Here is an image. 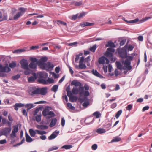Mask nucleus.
<instances>
[{
    "instance_id": "obj_58",
    "label": "nucleus",
    "mask_w": 152,
    "mask_h": 152,
    "mask_svg": "<svg viewBox=\"0 0 152 152\" xmlns=\"http://www.w3.org/2000/svg\"><path fill=\"white\" fill-rule=\"evenodd\" d=\"M107 51L110 52H114L115 50L112 48H108L107 49Z\"/></svg>"
},
{
    "instance_id": "obj_19",
    "label": "nucleus",
    "mask_w": 152,
    "mask_h": 152,
    "mask_svg": "<svg viewBox=\"0 0 152 152\" xmlns=\"http://www.w3.org/2000/svg\"><path fill=\"white\" fill-rule=\"evenodd\" d=\"M92 73L95 76L99 77L100 78H103V76L100 74L96 70L93 69L91 71Z\"/></svg>"
},
{
    "instance_id": "obj_3",
    "label": "nucleus",
    "mask_w": 152,
    "mask_h": 152,
    "mask_svg": "<svg viewBox=\"0 0 152 152\" xmlns=\"http://www.w3.org/2000/svg\"><path fill=\"white\" fill-rule=\"evenodd\" d=\"M11 130L12 128L11 127L4 128L1 130V134L0 135V136L2 135H4L6 137H7L9 134L10 133Z\"/></svg>"
},
{
    "instance_id": "obj_27",
    "label": "nucleus",
    "mask_w": 152,
    "mask_h": 152,
    "mask_svg": "<svg viewBox=\"0 0 152 152\" xmlns=\"http://www.w3.org/2000/svg\"><path fill=\"white\" fill-rule=\"evenodd\" d=\"M90 118H86L85 121L84 122L87 125H88L90 124H91L92 123V122L94 120V119H93L92 120H90Z\"/></svg>"
},
{
    "instance_id": "obj_14",
    "label": "nucleus",
    "mask_w": 152,
    "mask_h": 152,
    "mask_svg": "<svg viewBox=\"0 0 152 152\" xmlns=\"http://www.w3.org/2000/svg\"><path fill=\"white\" fill-rule=\"evenodd\" d=\"M124 64L128 70H130L132 69V67L130 65L131 61H129L128 60H125L124 61Z\"/></svg>"
},
{
    "instance_id": "obj_6",
    "label": "nucleus",
    "mask_w": 152,
    "mask_h": 152,
    "mask_svg": "<svg viewBox=\"0 0 152 152\" xmlns=\"http://www.w3.org/2000/svg\"><path fill=\"white\" fill-rule=\"evenodd\" d=\"M79 100L82 102H84L83 104V106L85 107H87L89 104V102L88 101V99L86 97H80L79 99Z\"/></svg>"
},
{
    "instance_id": "obj_46",
    "label": "nucleus",
    "mask_w": 152,
    "mask_h": 152,
    "mask_svg": "<svg viewBox=\"0 0 152 152\" xmlns=\"http://www.w3.org/2000/svg\"><path fill=\"white\" fill-rule=\"evenodd\" d=\"M26 141L27 142H31L33 140V139L31 137L29 136L26 137Z\"/></svg>"
},
{
    "instance_id": "obj_11",
    "label": "nucleus",
    "mask_w": 152,
    "mask_h": 152,
    "mask_svg": "<svg viewBox=\"0 0 152 152\" xmlns=\"http://www.w3.org/2000/svg\"><path fill=\"white\" fill-rule=\"evenodd\" d=\"M10 71L11 69L7 66L3 67L0 64V72H8Z\"/></svg>"
},
{
    "instance_id": "obj_43",
    "label": "nucleus",
    "mask_w": 152,
    "mask_h": 152,
    "mask_svg": "<svg viewBox=\"0 0 152 152\" xmlns=\"http://www.w3.org/2000/svg\"><path fill=\"white\" fill-rule=\"evenodd\" d=\"M122 112V110H121L117 112L115 115V117L117 119L118 118Z\"/></svg>"
},
{
    "instance_id": "obj_29",
    "label": "nucleus",
    "mask_w": 152,
    "mask_h": 152,
    "mask_svg": "<svg viewBox=\"0 0 152 152\" xmlns=\"http://www.w3.org/2000/svg\"><path fill=\"white\" fill-rule=\"evenodd\" d=\"M38 81L40 83L43 84H47V81L45 79L43 78L39 79L38 80Z\"/></svg>"
},
{
    "instance_id": "obj_16",
    "label": "nucleus",
    "mask_w": 152,
    "mask_h": 152,
    "mask_svg": "<svg viewBox=\"0 0 152 152\" xmlns=\"http://www.w3.org/2000/svg\"><path fill=\"white\" fill-rule=\"evenodd\" d=\"M47 88L46 87L39 88V94L42 95H46L47 92Z\"/></svg>"
},
{
    "instance_id": "obj_17",
    "label": "nucleus",
    "mask_w": 152,
    "mask_h": 152,
    "mask_svg": "<svg viewBox=\"0 0 152 152\" xmlns=\"http://www.w3.org/2000/svg\"><path fill=\"white\" fill-rule=\"evenodd\" d=\"M33 76H31L28 79V81L29 83H33L34 82L35 80L37 78L36 74L35 73H32Z\"/></svg>"
},
{
    "instance_id": "obj_47",
    "label": "nucleus",
    "mask_w": 152,
    "mask_h": 152,
    "mask_svg": "<svg viewBox=\"0 0 152 152\" xmlns=\"http://www.w3.org/2000/svg\"><path fill=\"white\" fill-rule=\"evenodd\" d=\"M67 106L71 110H74L75 109V107L72 106V104L70 103H67Z\"/></svg>"
},
{
    "instance_id": "obj_25",
    "label": "nucleus",
    "mask_w": 152,
    "mask_h": 152,
    "mask_svg": "<svg viewBox=\"0 0 152 152\" xmlns=\"http://www.w3.org/2000/svg\"><path fill=\"white\" fill-rule=\"evenodd\" d=\"M57 121V120L56 118L53 119L50 124L49 126L50 127H52L54 126L56 123Z\"/></svg>"
},
{
    "instance_id": "obj_31",
    "label": "nucleus",
    "mask_w": 152,
    "mask_h": 152,
    "mask_svg": "<svg viewBox=\"0 0 152 152\" xmlns=\"http://www.w3.org/2000/svg\"><path fill=\"white\" fill-rule=\"evenodd\" d=\"M93 115L95 116L97 118H99L101 116V114L99 111H96L93 113Z\"/></svg>"
},
{
    "instance_id": "obj_44",
    "label": "nucleus",
    "mask_w": 152,
    "mask_h": 152,
    "mask_svg": "<svg viewBox=\"0 0 152 152\" xmlns=\"http://www.w3.org/2000/svg\"><path fill=\"white\" fill-rule=\"evenodd\" d=\"M26 69L24 72V74L25 75H28L31 74V70L29 69V68L28 69Z\"/></svg>"
},
{
    "instance_id": "obj_50",
    "label": "nucleus",
    "mask_w": 152,
    "mask_h": 152,
    "mask_svg": "<svg viewBox=\"0 0 152 152\" xmlns=\"http://www.w3.org/2000/svg\"><path fill=\"white\" fill-rule=\"evenodd\" d=\"M16 66V64L14 62H13L9 64V66L11 68H13Z\"/></svg>"
},
{
    "instance_id": "obj_38",
    "label": "nucleus",
    "mask_w": 152,
    "mask_h": 152,
    "mask_svg": "<svg viewBox=\"0 0 152 152\" xmlns=\"http://www.w3.org/2000/svg\"><path fill=\"white\" fill-rule=\"evenodd\" d=\"M121 140V139L120 137H114L112 140L111 141V142H118Z\"/></svg>"
},
{
    "instance_id": "obj_49",
    "label": "nucleus",
    "mask_w": 152,
    "mask_h": 152,
    "mask_svg": "<svg viewBox=\"0 0 152 152\" xmlns=\"http://www.w3.org/2000/svg\"><path fill=\"white\" fill-rule=\"evenodd\" d=\"M30 60L31 61V62L37 63L38 61V60L35 58L31 57L30 58Z\"/></svg>"
},
{
    "instance_id": "obj_33",
    "label": "nucleus",
    "mask_w": 152,
    "mask_h": 152,
    "mask_svg": "<svg viewBox=\"0 0 152 152\" xmlns=\"http://www.w3.org/2000/svg\"><path fill=\"white\" fill-rule=\"evenodd\" d=\"M116 65L117 66V68L120 70L122 69V66L121 63L118 61H116L115 63Z\"/></svg>"
},
{
    "instance_id": "obj_61",
    "label": "nucleus",
    "mask_w": 152,
    "mask_h": 152,
    "mask_svg": "<svg viewBox=\"0 0 152 152\" xmlns=\"http://www.w3.org/2000/svg\"><path fill=\"white\" fill-rule=\"evenodd\" d=\"M97 148V145L96 144H94L92 146V149L93 150H96Z\"/></svg>"
},
{
    "instance_id": "obj_30",
    "label": "nucleus",
    "mask_w": 152,
    "mask_h": 152,
    "mask_svg": "<svg viewBox=\"0 0 152 152\" xmlns=\"http://www.w3.org/2000/svg\"><path fill=\"white\" fill-rule=\"evenodd\" d=\"M29 132L31 136L32 137H34L36 135V133L34 130L32 129L29 130Z\"/></svg>"
},
{
    "instance_id": "obj_56",
    "label": "nucleus",
    "mask_w": 152,
    "mask_h": 152,
    "mask_svg": "<svg viewBox=\"0 0 152 152\" xmlns=\"http://www.w3.org/2000/svg\"><path fill=\"white\" fill-rule=\"evenodd\" d=\"M46 133V132L44 131L39 130L38 131V134L43 135Z\"/></svg>"
},
{
    "instance_id": "obj_15",
    "label": "nucleus",
    "mask_w": 152,
    "mask_h": 152,
    "mask_svg": "<svg viewBox=\"0 0 152 152\" xmlns=\"http://www.w3.org/2000/svg\"><path fill=\"white\" fill-rule=\"evenodd\" d=\"M59 131L55 130L53 133L50 136L48 137V139L50 140H51L53 139H54L57 137L58 135L59 134Z\"/></svg>"
},
{
    "instance_id": "obj_39",
    "label": "nucleus",
    "mask_w": 152,
    "mask_h": 152,
    "mask_svg": "<svg viewBox=\"0 0 152 152\" xmlns=\"http://www.w3.org/2000/svg\"><path fill=\"white\" fill-rule=\"evenodd\" d=\"M96 48V45H94L92 47L90 48L89 50L93 52H95Z\"/></svg>"
},
{
    "instance_id": "obj_54",
    "label": "nucleus",
    "mask_w": 152,
    "mask_h": 152,
    "mask_svg": "<svg viewBox=\"0 0 152 152\" xmlns=\"http://www.w3.org/2000/svg\"><path fill=\"white\" fill-rule=\"evenodd\" d=\"M83 94L85 96H87L89 95V93L88 91H83Z\"/></svg>"
},
{
    "instance_id": "obj_21",
    "label": "nucleus",
    "mask_w": 152,
    "mask_h": 152,
    "mask_svg": "<svg viewBox=\"0 0 152 152\" xmlns=\"http://www.w3.org/2000/svg\"><path fill=\"white\" fill-rule=\"evenodd\" d=\"M105 57L102 56L100 57L98 60V62L100 64H104L105 63Z\"/></svg>"
},
{
    "instance_id": "obj_40",
    "label": "nucleus",
    "mask_w": 152,
    "mask_h": 152,
    "mask_svg": "<svg viewBox=\"0 0 152 152\" xmlns=\"http://www.w3.org/2000/svg\"><path fill=\"white\" fill-rule=\"evenodd\" d=\"M105 55L107 57L109 58L112 57L113 56V54L107 51H106Z\"/></svg>"
},
{
    "instance_id": "obj_10",
    "label": "nucleus",
    "mask_w": 152,
    "mask_h": 152,
    "mask_svg": "<svg viewBox=\"0 0 152 152\" xmlns=\"http://www.w3.org/2000/svg\"><path fill=\"white\" fill-rule=\"evenodd\" d=\"M37 78L39 79L46 78L48 77V75L45 72H39L36 74Z\"/></svg>"
},
{
    "instance_id": "obj_52",
    "label": "nucleus",
    "mask_w": 152,
    "mask_h": 152,
    "mask_svg": "<svg viewBox=\"0 0 152 152\" xmlns=\"http://www.w3.org/2000/svg\"><path fill=\"white\" fill-rule=\"evenodd\" d=\"M47 81V84L48 83L50 84L54 82V80L53 79L50 78H48Z\"/></svg>"
},
{
    "instance_id": "obj_51",
    "label": "nucleus",
    "mask_w": 152,
    "mask_h": 152,
    "mask_svg": "<svg viewBox=\"0 0 152 152\" xmlns=\"http://www.w3.org/2000/svg\"><path fill=\"white\" fill-rule=\"evenodd\" d=\"M20 77V75L19 74H18L16 75L13 76L12 77V79L14 80H16L19 79Z\"/></svg>"
},
{
    "instance_id": "obj_24",
    "label": "nucleus",
    "mask_w": 152,
    "mask_h": 152,
    "mask_svg": "<svg viewBox=\"0 0 152 152\" xmlns=\"http://www.w3.org/2000/svg\"><path fill=\"white\" fill-rule=\"evenodd\" d=\"M105 46L106 47H110L112 48H114L115 47L114 44L111 41H108L107 44H106Z\"/></svg>"
},
{
    "instance_id": "obj_20",
    "label": "nucleus",
    "mask_w": 152,
    "mask_h": 152,
    "mask_svg": "<svg viewBox=\"0 0 152 152\" xmlns=\"http://www.w3.org/2000/svg\"><path fill=\"white\" fill-rule=\"evenodd\" d=\"M71 84L72 85H74L76 87H80V86L81 85V83L76 80L72 81L71 83Z\"/></svg>"
},
{
    "instance_id": "obj_55",
    "label": "nucleus",
    "mask_w": 152,
    "mask_h": 152,
    "mask_svg": "<svg viewBox=\"0 0 152 152\" xmlns=\"http://www.w3.org/2000/svg\"><path fill=\"white\" fill-rule=\"evenodd\" d=\"M134 48V46H132V45H129L128 48V51H131L133 50Z\"/></svg>"
},
{
    "instance_id": "obj_42",
    "label": "nucleus",
    "mask_w": 152,
    "mask_h": 152,
    "mask_svg": "<svg viewBox=\"0 0 152 152\" xmlns=\"http://www.w3.org/2000/svg\"><path fill=\"white\" fill-rule=\"evenodd\" d=\"M79 67L80 69H84L86 68V66L85 64H83V63H79Z\"/></svg>"
},
{
    "instance_id": "obj_5",
    "label": "nucleus",
    "mask_w": 152,
    "mask_h": 152,
    "mask_svg": "<svg viewBox=\"0 0 152 152\" xmlns=\"http://www.w3.org/2000/svg\"><path fill=\"white\" fill-rule=\"evenodd\" d=\"M19 10H20V11L19 12L14 16L13 18L14 20H17L20 16L22 15L26 11V9L22 7H20L19 9Z\"/></svg>"
},
{
    "instance_id": "obj_12",
    "label": "nucleus",
    "mask_w": 152,
    "mask_h": 152,
    "mask_svg": "<svg viewBox=\"0 0 152 152\" xmlns=\"http://www.w3.org/2000/svg\"><path fill=\"white\" fill-rule=\"evenodd\" d=\"M54 66L53 64L50 62H48L47 63L45 64L43 67L44 69L47 70L50 68H53Z\"/></svg>"
},
{
    "instance_id": "obj_37",
    "label": "nucleus",
    "mask_w": 152,
    "mask_h": 152,
    "mask_svg": "<svg viewBox=\"0 0 152 152\" xmlns=\"http://www.w3.org/2000/svg\"><path fill=\"white\" fill-rule=\"evenodd\" d=\"M151 18L150 17H145L144 18L141 19L139 21V23H141L143 22H144L147 20L148 19H150Z\"/></svg>"
},
{
    "instance_id": "obj_48",
    "label": "nucleus",
    "mask_w": 152,
    "mask_h": 152,
    "mask_svg": "<svg viewBox=\"0 0 152 152\" xmlns=\"http://www.w3.org/2000/svg\"><path fill=\"white\" fill-rule=\"evenodd\" d=\"M24 50L23 49H18L15 50L14 51V53H20L21 52H23L24 51Z\"/></svg>"
},
{
    "instance_id": "obj_60",
    "label": "nucleus",
    "mask_w": 152,
    "mask_h": 152,
    "mask_svg": "<svg viewBox=\"0 0 152 152\" xmlns=\"http://www.w3.org/2000/svg\"><path fill=\"white\" fill-rule=\"evenodd\" d=\"M58 22V24L59 25V24H63L64 25H66V23L65 22H63L62 21H61V20H58L57 21Z\"/></svg>"
},
{
    "instance_id": "obj_18",
    "label": "nucleus",
    "mask_w": 152,
    "mask_h": 152,
    "mask_svg": "<svg viewBox=\"0 0 152 152\" xmlns=\"http://www.w3.org/2000/svg\"><path fill=\"white\" fill-rule=\"evenodd\" d=\"M25 105L24 104L19 103H16L15 105L13 106L15 110L17 111L19 108L21 107L24 106Z\"/></svg>"
},
{
    "instance_id": "obj_34",
    "label": "nucleus",
    "mask_w": 152,
    "mask_h": 152,
    "mask_svg": "<svg viewBox=\"0 0 152 152\" xmlns=\"http://www.w3.org/2000/svg\"><path fill=\"white\" fill-rule=\"evenodd\" d=\"M41 116L42 115L41 114H40V115L37 114L36 115L35 117V118L37 122H39L41 121Z\"/></svg>"
},
{
    "instance_id": "obj_8",
    "label": "nucleus",
    "mask_w": 152,
    "mask_h": 152,
    "mask_svg": "<svg viewBox=\"0 0 152 152\" xmlns=\"http://www.w3.org/2000/svg\"><path fill=\"white\" fill-rule=\"evenodd\" d=\"M20 63L22 68L24 69L28 68V63L27 60L23 59L20 61Z\"/></svg>"
},
{
    "instance_id": "obj_53",
    "label": "nucleus",
    "mask_w": 152,
    "mask_h": 152,
    "mask_svg": "<svg viewBox=\"0 0 152 152\" xmlns=\"http://www.w3.org/2000/svg\"><path fill=\"white\" fill-rule=\"evenodd\" d=\"M77 44H78L77 42H75L73 43H69L68 45L69 46H77Z\"/></svg>"
},
{
    "instance_id": "obj_22",
    "label": "nucleus",
    "mask_w": 152,
    "mask_h": 152,
    "mask_svg": "<svg viewBox=\"0 0 152 152\" xmlns=\"http://www.w3.org/2000/svg\"><path fill=\"white\" fill-rule=\"evenodd\" d=\"M38 64L37 63H34L33 62H31L28 65L29 67L31 69H35L36 68Z\"/></svg>"
},
{
    "instance_id": "obj_59",
    "label": "nucleus",
    "mask_w": 152,
    "mask_h": 152,
    "mask_svg": "<svg viewBox=\"0 0 152 152\" xmlns=\"http://www.w3.org/2000/svg\"><path fill=\"white\" fill-rule=\"evenodd\" d=\"M48 128V126L46 125H41V129H46Z\"/></svg>"
},
{
    "instance_id": "obj_41",
    "label": "nucleus",
    "mask_w": 152,
    "mask_h": 152,
    "mask_svg": "<svg viewBox=\"0 0 152 152\" xmlns=\"http://www.w3.org/2000/svg\"><path fill=\"white\" fill-rule=\"evenodd\" d=\"M72 146L71 145H65L61 147L62 148H64L66 149H69L72 148Z\"/></svg>"
},
{
    "instance_id": "obj_23",
    "label": "nucleus",
    "mask_w": 152,
    "mask_h": 152,
    "mask_svg": "<svg viewBox=\"0 0 152 152\" xmlns=\"http://www.w3.org/2000/svg\"><path fill=\"white\" fill-rule=\"evenodd\" d=\"M94 25V23H90L88 22H85L83 23L80 24L81 26L82 27H84L86 26H91Z\"/></svg>"
},
{
    "instance_id": "obj_62",
    "label": "nucleus",
    "mask_w": 152,
    "mask_h": 152,
    "mask_svg": "<svg viewBox=\"0 0 152 152\" xmlns=\"http://www.w3.org/2000/svg\"><path fill=\"white\" fill-rule=\"evenodd\" d=\"M126 42V40L124 39L122 40L120 43V46L123 45Z\"/></svg>"
},
{
    "instance_id": "obj_9",
    "label": "nucleus",
    "mask_w": 152,
    "mask_h": 152,
    "mask_svg": "<svg viewBox=\"0 0 152 152\" xmlns=\"http://www.w3.org/2000/svg\"><path fill=\"white\" fill-rule=\"evenodd\" d=\"M47 60L48 58L47 57H44L41 58L37 63L39 66L43 67L45 64V63L47 61Z\"/></svg>"
},
{
    "instance_id": "obj_28",
    "label": "nucleus",
    "mask_w": 152,
    "mask_h": 152,
    "mask_svg": "<svg viewBox=\"0 0 152 152\" xmlns=\"http://www.w3.org/2000/svg\"><path fill=\"white\" fill-rule=\"evenodd\" d=\"M96 132L99 134H101L105 133L106 132V131L103 129L99 128L96 130Z\"/></svg>"
},
{
    "instance_id": "obj_2",
    "label": "nucleus",
    "mask_w": 152,
    "mask_h": 152,
    "mask_svg": "<svg viewBox=\"0 0 152 152\" xmlns=\"http://www.w3.org/2000/svg\"><path fill=\"white\" fill-rule=\"evenodd\" d=\"M84 91L83 87H79V89L77 88L73 87L72 90V92L73 94H77L79 93L80 96L83 95Z\"/></svg>"
},
{
    "instance_id": "obj_45",
    "label": "nucleus",
    "mask_w": 152,
    "mask_h": 152,
    "mask_svg": "<svg viewBox=\"0 0 152 152\" xmlns=\"http://www.w3.org/2000/svg\"><path fill=\"white\" fill-rule=\"evenodd\" d=\"M58 148V147L56 146H53L51 148H49V149H48V151L50 152V151L53 150H57Z\"/></svg>"
},
{
    "instance_id": "obj_1",
    "label": "nucleus",
    "mask_w": 152,
    "mask_h": 152,
    "mask_svg": "<svg viewBox=\"0 0 152 152\" xmlns=\"http://www.w3.org/2000/svg\"><path fill=\"white\" fill-rule=\"evenodd\" d=\"M42 115L44 117H46L47 118L49 119L54 117L55 114L52 111H50L48 109L45 108L42 112Z\"/></svg>"
},
{
    "instance_id": "obj_4",
    "label": "nucleus",
    "mask_w": 152,
    "mask_h": 152,
    "mask_svg": "<svg viewBox=\"0 0 152 152\" xmlns=\"http://www.w3.org/2000/svg\"><path fill=\"white\" fill-rule=\"evenodd\" d=\"M18 124L14 126H13V129L10 136L11 138H14L16 137V133L18 131Z\"/></svg>"
},
{
    "instance_id": "obj_7",
    "label": "nucleus",
    "mask_w": 152,
    "mask_h": 152,
    "mask_svg": "<svg viewBox=\"0 0 152 152\" xmlns=\"http://www.w3.org/2000/svg\"><path fill=\"white\" fill-rule=\"evenodd\" d=\"M118 53L120 57L122 58H125L127 57L126 50L124 48L118 51Z\"/></svg>"
},
{
    "instance_id": "obj_32",
    "label": "nucleus",
    "mask_w": 152,
    "mask_h": 152,
    "mask_svg": "<svg viewBox=\"0 0 152 152\" xmlns=\"http://www.w3.org/2000/svg\"><path fill=\"white\" fill-rule=\"evenodd\" d=\"M72 3L76 6H80L81 5L83 4V1H81L79 2H75V1H73L72 2Z\"/></svg>"
},
{
    "instance_id": "obj_13",
    "label": "nucleus",
    "mask_w": 152,
    "mask_h": 152,
    "mask_svg": "<svg viewBox=\"0 0 152 152\" xmlns=\"http://www.w3.org/2000/svg\"><path fill=\"white\" fill-rule=\"evenodd\" d=\"M30 90H32L31 93H29V94L31 95L35 94H39V88H36L35 87H31Z\"/></svg>"
},
{
    "instance_id": "obj_35",
    "label": "nucleus",
    "mask_w": 152,
    "mask_h": 152,
    "mask_svg": "<svg viewBox=\"0 0 152 152\" xmlns=\"http://www.w3.org/2000/svg\"><path fill=\"white\" fill-rule=\"evenodd\" d=\"M77 99V98L76 97L73 96L69 97V100L72 102H74L76 101Z\"/></svg>"
},
{
    "instance_id": "obj_64",
    "label": "nucleus",
    "mask_w": 152,
    "mask_h": 152,
    "mask_svg": "<svg viewBox=\"0 0 152 152\" xmlns=\"http://www.w3.org/2000/svg\"><path fill=\"white\" fill-rule=\"evenodd\" d=\"M67 96L69 97H70L72 96V92L71 91H67Z\"/></svg>"
},
{
    "instance_id": "obj_57",
    "label": "nucleus",
    "mask_w": 152,
    "mask_h": 152,
    "mask_svg": "<svg viewBox=\"0 0 152 152\" xmlns=\"http://www.w3.org/2000/svg\"><path fill=\"white\" fill-rule=\"evenodd\" d=\"M139 21V19H138V18H137L134 20H130V22H131V23H137Z\"/></svg>"
},
{
    "instance_id": "obj_36",
    "label": "nucleus",
    "mask_w": 152,
    "mask_h": 152,
    "mask_svg": "<svg viewBox=\"0 0 152 152\" xmlns=\"http://www.w3.org/2000/svg\"><path fill=\"white\" fill-rule=\"evenodd\" d=\"M58 88V86L57 85H55L53 86L51 90L52 91L56 92L57 91Z\"/></svg>"
},
{
    "instance_id": "obj_63",
    "label": "nucleus",
    "mask_w": 152,
    "mask_h": 152,
    "mask_svg": "<svg viewBox=\"0 0 152 152\" xmlns=\"http://www.w3.org/2000/svg\"><path fill=\"white\" fill-rule=\"evenodd\" d=\"M86 15V13L85 12H82L80 13L79 15L78 16V18L80 19L83 16H84Z\"/></svg>"
},
{
    "instance_id": "obj_26",
    "label": "nucleus",
    "mask_w": 152,
    "mask_h": 152,
    "mask_svg": "<svg viewBox=\"0 0 152 152\" xmlns=\"http://www.w3.org/2000/svg\"><path fill=\"white\" fill-rule=\"evenodd\" d=\"M26 108H27V110L28 111L30 109L33 108L34 106L32 104H27L24 106Z\"/></svg>"
}]
</instances>
